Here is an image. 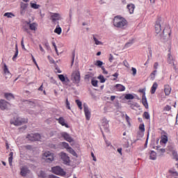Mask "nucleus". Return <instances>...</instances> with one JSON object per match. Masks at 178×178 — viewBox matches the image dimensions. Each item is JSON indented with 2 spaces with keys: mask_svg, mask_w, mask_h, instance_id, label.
<instances>
[{
  "mask_svg": "<svg viewBox=\"0 0 178 178\" xmlns=\"http://www.w3.org/2000/svg\"><path fill=\"white\" fill-rule=\"evenodd\" d=\"M129 22L123 17L117 15L113 19V26L117 29L124 30L127 27Z\"/></svg>",
  "mask_w": 178,
  "mask_h": 178,
  "instance_id": "f257e3e1",
  "label": "nucleus"
},
{
  "mask_svg": "<svg viewBox=\"0 0 178 178\" xmlns=\"http://www.w3.org/2000/svg\"><path fill=\"white\" fill-rule=\"evenodd\" d=\"M29 121L27 118H22L19 117H15L14 120H10V124H14V126H22L27 123Z\"/></svg>",
  "mask_w": 178,
  "mask_h": 178,
  "instance_id": "f03ea898",
  "label": "nucleus"
},
{
  "mask_svg": "<svg viewBox=\"0 0 178 178\" xmlns=\"http://www.w3.org/2000/svg\"><path fill=\"white\" fill-rule=\"evenodd\" d=\"M51 172L58 176H66V172H65V170L60 166L52 167Z\"/></svg>",
  "mask_w": 178,
  "mask_h": 178,
  "instance_id": "7ed1b4c3",
  "label": "nucleus"
},
{
  "mask_svg": "<svg viewBox=\"0 0 178 178\" xmlns=\"http://www.w3.org/2000/svg\"><path fill=\"white\" fill-rule=\"evenodd\" d=\"M43 159H45L46 162L51 163L55 159L54 154L51 152H45L42 155Z\"/></svg>",
  "mask_w": 178,
  "mask_h": 178,
  "instance_id": "20e7f679",
  "label": "nucleus"
},
{
  "mask_svg": "<svg viewBox=\"0 0 178 178\" xmlns=\"http://www.w3.org/2000/svg\"><path fill=\"white\" fill-rule=\"evenodd\" d=\"M26 138L29 141H40L41 140V135L40 134H29L27 135Z\"/></svg>",
  "mask_w": 178,
  "mask_h": 178,
  "instance_id": "39448f33",
  "label": "nucleus"
},
{
  "mask_svg": "<svg viewBox=\"0 0 178 178\" xmlns=\"http://www.w3.org/2000/svg\"><path fill=\"white\" fill-rule=\"evenodd\" d=\"M72 77L73 79L74 83L79 84V83H80V79H81L80 71L79 70L74 71L72 73Z\"/></svg>",
  "mask_w": 178,
  "mask_h": 178,
  "instance_id": "423d86ee",
  "label": "nucleus"
},
{
  "mask_svg": "<svg viewBox=\"0 0 178 178\" xmlns=\"http://www.w3.org/2000/svg\"><path fill=\"white\" fill-rule=\"evenodd\" d=\"M60 156L65 165H69V163H70V158L69 156H67V154H66V153L61 152L60 154Z\"/></svg>",
  "mask_w": 178,
  "mask_h": 178,
  "instance_id": "0eeeda50",
  "label": "nucleus"
},
{
  "mask_svg": "<svg viewBox=\"0 0 178 178\" xmlns=\"http://www.w3.org/2000/svg\"><path fill=\"white\" fill-rule=\"evenodd\" d=\"M168 58H167V61L168 63H169L170 65L172 64V66L174 67V69H176V65H175V58H173V56H172V54L170 53V49L168 50Z\"/></svg>",
  "mask_w": 178,
  "mask_h": 178,
  "instance_id": "6e6552de",
  "label": "nucleus"
},
{
  "mask_svg": "<svg viewBox=\"0 0 178 178\" xmlns=\"http://www.w3.org/2000/svg\"><path fill=\"white\" fill-rule=\"evenodd\" d=\"M9 106H10V104H9V102L3 99L0 100V109L1 111H5L6 109H8Z\"/></svg>",
  "mask_w": 178,
  "mask_h": 178,
  "instance_id": "1a4fd4ad",
  "label": "nucleus"
},
{
  "mask_svg": "<svg viewBox=\"0 0 178 178\" xmlns=\"http://www.w3.org/2000/svg\"><path fill=\"white\" fill-rule=\"evenodd\" d=\"M161 22H162V19H161V18H159L156 20V24L154 25V29H155V31H156V34H159V33H161V31H162V28L161 26Z\"/></svg>",
  "mask_w": 178,
  "mask_h": 178,
  "instance_id": "9d476101",
  "label": "nucleus"
},
{
  "mask_svg": "<svg viewBox=\"0 0 178 178\" xmlns=\"http://www.w3.org/2000/svg\"><path fill=\"white\" fill-rule=\"evenodd\" d=\"M26 24L29 26V30H31V31H37V28L38 27V24L33 22L31 23L30 22H25Z\"/></svg>",
  "mask_w": 178,
  "mask_h": 178,
  "instance_id": "9b49d317",
  "label": "nucleus"
},
{
  "mask_svg": "<svg viewBox=\"0 0 178 178\" xmlns=\"http://www.w3.org/2000/svg\"><path fill=\"white\" fill-rule=\"evenodd\" d=\"M58 77L59 80L64 84H67L70 82V80H69V78H67V76H65L64 74H58Z\"/></svg>",
  "mask_w": 178,
  "mask_h": 178,
  "instance_id": "f8f14e48",
  "label": "nucleus"
},
{
  "mask_svg": "<svg viewBox=\"0 0 178 178\" xmlns=\"http://www.w3.org/2000/svg\"><path fill=\"white\" fill-rule=\"evenodd\" d=\"M83 108L86 120H90L91 118V112H90V110H88V106L87 105L84 104Z\"/></svg>",
  "mask_w": 178,
  "mask_h": 178,
  "instance_id": "ddd939ff",
  "label": "nucleus"
},
{
  "mask_svg": "<svg viewBox=\"0 0 178 178\" xmlns=\"http://www.w3.org/2000/svg\"><path fill=\"white\" fill-rule=\"evenodd\" d=\"M61 137L65 140V141H67L68 143H72L73 141V138L70 137V135L66 132H63L61 134Z\"/></svg>",
  "mask_w": 178,
  "mask_h": 178,
  "instance_id": "4468645a",
  "label": "nucleus"
},
{
  "mask_svg": "<svg viewBox=\"0 0 178 178\" xmlns=\"http://www.w3.org/2000/svg\"><path fill=\"white\" fill-rule=\"evenodd\" d=\"M29 173H30V170H29L27 167H22L21 168L20 175L21 176H23V177H26Z\"/></svg>",
  "mask_w": 178,
  "mask_h": 178,
  "instance_id": "2eb2a0df",
  "label": "nucleus"
},
{
  "mask_svg": "<svg viewBox=\"0 0 178 178\" xmlns=\"http://www.w3.org/2000/svg\"><path fill=\"white\" fill-rule=\"evenodd\" d=\"M127 9L130 15L134 13V10L136 9V6L134 3H129L127 6Z\"/></svg>",
  "mask_w": 178,
  "mask_h": 178,
  "instance_id": "dca6fc26",
  "label": "nucleus"
},
{
  "mask_svg": "<svg viewBox=\"0 0 178 178\" xmlns=\"http://www.w3.org/2000/svg\"><path fill=\"white\" fill-rule=\"evenodd\" d=\"M27 6H29L28 3L21 2V3H20V8H21L20 13L22 15H24V13H26V9H27Z\"/></svg>",
  "mask_w": 178,
  "mask_h": 178,
  "instance_id": "f3484780",
  "label": "nucleus"
},
{
  "mask_svg": "<svg viewBox=\"0 0 178 178\" xmlns=\"http://www.w3.org/2000/svg\"><path fill=\"white\" fill-rule=\"evenodd\" d=\"M58 120L59 124H61V126H65L67 129H69V124L65 122V118L63 117H60L58 119H56Z\"/></svg>",
  "mask_w": 178,
  "mask_h": 178,
  "instance_id": "a211bd4d",
  "label": "nucleus"
},
{
  "mask_svg": "<svg viewBox=\"0 0 178 178\" xmlns=\"http://www.w3.org/2000/svg\"><path fill=\"white\" fill-rule=\"evenodd\" d=\"M51 21L53 22V23H55V22H56V20H60V15L59 13H54L51 16Z\"/></svg>",
  "mask_w": 178,
  "mask_h": 178,
  "instance_id": "6ab92c4d",
  "label": "nucleus"
},
{
  "mask_svg": "<svg viewBox=\"0 0 178 178\" xmlns=\"http://www.w3.org/2000/svg\"><path fill=\"white\" fill-rule=\"evenodd\" d=\"M164 92L165 95H170V92H172V88L169 85L164 86Z\"/></svg>",
  "mask_w": 178,
  "mask_h": 178,
  "instance_id": "aec40b11",
  "label": "nucleus"
},
{
  "mask_svg": "<svg viewBox=\"0 0 178 178\" xmlns=\"http://www.w3.org/2000/svg\"><path fill=\"white\" fill-rule=\"evenodd\" d=\"M142 104L146 109H148V102L146 96H142Z\"/></svg>",
  "mask_w": 178,
  "mask_h": 178,
  "instance_id": "412c9836",
  "label": "nucleus"
},
{
  "mask_svg": "<svg viewBox=\"0 0 178 178\" xmlns=\"http://www.w3.org/2000/svg\"><path fill=\"white\" fill-rule=\"evenodd\" d=\"M168 143V135H162L161 137L160 144H166Z\"/></svg>",
  "mask_w": 178,
  "mask_h": 178,
  "instance_id": "4be33fe9",
  "label": "nucleus"
},
{
  "mask_svg": "<svg viewBox=\"0 0 178 178\" xmlns=\"http://www.w3.org/2000/svg\"><path fill=\"white\" fill-rule=\"evenodd\" d=\"M156 88H158V83L154 82L151 88V90H150L151 94H155V92L156 91Z\"/></svg>",
  "mask_w": 178,
  "mask_h": 178,
  "instance_id": "5701e85b",
  "label": "nucleus"
},
{
  "mask_svg": "<svg viewBox=\"0 0 178 178\" xmlns=\"http://www.w3.org/2000/svg\"><path fill=\"white\" fill-rule=\"evenodd\" d=\"M115 88L117 89V91H124L126 90V87L122 84H116Z\"/></svg>",
  "mask_w": 178,
  "mask_h": 178,
  "instance_id": "b1692460",
  "label": "nucleus"
},
{
  "mask_svg": "<svg viewBox=\"0 0 178 178\" xmlns=\"http://www.w3.org/2000/svg\"><path fill=\"white\" fill-rule=\"evenodd\" d=\"M3 72L5 74L10 76V72L9 71V69H8V66L6 63L3 64Z\"/></svg>",
  "mask_w": 178,
  "mask_h": 178,
  "instance_id": "393cba45",
  "label": "nucleus"
},
{
  "mask_svg": "<svg viewBox=\"0 0 178 178\" xmlns=\"http://www.w3.org/2000/svg\"><path fill=\"white\" fill-rule=\"evenodd\" d=\"M150 159H152V161H155V159H156V152H155V151H152L150 152V156H149Z\"/></svg>",
  "mask_w": 178,
  "mask_h": 178,
  "instance_id": "a878e982",
  "label": "nucleus"
},
{
  "mask_svg": "<svg viewBox=\"0 0 178 178\" xmlns=\"http://www.w3.org/2000/svg\"><path fill=\"white\" fill-rule=\"evenodd\" d=\"M4 96L6 99H8V101L15 99V96H13L12 93H5Z\"/></svg>",
  "mask_w": 178,
  "mask_h": 178,
  "instance_id": "bb28decb",
  "label": "nucleus"
},
{
  "mask_svg": "<svg viewBox=\"0 0 178 178\" xmlns=\"http://www.w3.org/2000/svg\"><path fill=\"white\" fill-rule=\"evenodd\" d=\"M3 16L5 17H8V19H12V17H15V14L13 13H4Z\"/></svg>",
  "mask_w": 178,
  "mask_h": 178,
  "instance_id": "cd10ccee",
  "label": "nucleus"
},
{
  "mask_svg": "<svg viewBox=\"0 0 178 178\" xmlns=\"http://www.w3.org/2000/svg\"><path fill=\"white\" fill-rule=\"evenodd\" d=\"M102 65H104V63L99 60H97L95 63V66H97L98 67H101V69H102V67H104V66H102Z\"/></svg>",
  "mask_w": 178,
  "mask_h": 178,
  "instance_id": "c85d7f7f",
  "label": "nucleus"
},
{
  "mask_svg": "<svg viewBox=\"0 0 178 178\" xmlns=\"http://www.w3.org/2000/svg\"><path fill=\"white\" fill-rule=\"evenodd\" d=\"M13 161V152H11L9 154V158H8V163L10 166H12Z\"/></svg>",
  "mask_w": 178,
  "mask_h": 178,
  "instance_id": "c756f323",
  "label": "nucleus"
},
{
  "mask_svg": "<svg viewBox=\"0 0 178 178\" xmlns=\"http://www.w3.org/2000/svg\"><path fill=\"white\" fill-rule=\"evenodd\" d=\"M67 151L70 152V154H72V155H73L74 156H76V155H77L74 149H73L72 147H68V149H67Z\"/></svg>",
  "mask_w": 178,
  "mask_h": 178,
  "instance_id": "7c9ffc66",
  "label": "nucleus"
},
{
  "mask_svg": "<svg viewBox=\"0 0 178 178\" xmlns=\"http://www.w3.org/2000/svg\"><path fill=\"white\" fill-rule=\"evenodd\" d=\"M17 55H19V49L17 48V44L15 45V54L13 57V60H15L17 58Z\"/></svg>",
  "mask_w": 178,
  "mask_h": 178,
  "instance_id": "2f4dec72",
  "label": "nucleus"
},
{
  "mask_svg": "<svg viewBox=\"0 0 178 178\" xmlns=\"http://www.w3.org/2000/svg\"><path fill=\"white\" fill-rule=\"evenodd\" d=\"M75 102L78 106V107L79 108V109L81 111V109H83V104L81 103V102L79 101V99H76Z\"/></svg>",
  "mask_w": 178,
  "mask_h": 178,
  "instance_id": "473e14b6",
  "label": "nucleus"
},
{
  "mask_svg": "<svg viewBox=\"0 0 178 178\" xmlns=\"http://www.w3.org/2000/svg\"><path fill=\"white\" fill-rule=\"evenodd\" d=\"M54 33H56V34H58V35H60L62 33V28L56 27L54 30Z\"/></svg>",
  "mask_w": 178,
  "mask_h": 178,
  "instance_id": "72a5a7b5",
  "label": "nucleus"
},
{
  "mask_svg": "<svg viewBox=\"0 0 178 178\" xmlns=\"http://www.w3.org/2000/svg\"><path fill=\"white\" fill-rule=\"evenodd\" d=\"M31 8L33 9H39L40 8V5L35 3H31Z\"/></svg>",
  "mask_w": 178,
  "mask_h": 178,
  "instance_id": "f704fd0d",
  "label": "nucleus"
},
{
  "mask_svg": "<svg viewBox=\"0 0 178 178\" xmlns=\"http://www.w3.org/2000/svg\"><path fill=\"white\" fill-rule=\"evenodd\" d=\"M93 40L96 45H102V42L99 41L97 38H95V35H93Z\"/></svg>",
  "mask_w": 178,
  "mask_h": 178,
  "instance_id": "c9c22d12",
  "label": "nucleus"
},
{
  "mask_svg": "<svg viewBox=\"0 0 178 178\" xmlns=\"http://www.w3.org/2000/svg\"><path fill=\"white\" fill-rule=\"evenodd\" d=\"M125 99H134V96L131 94H127L124 96Z\"/></svg>",
  "mask_w": 178,
  "mask_h": 178,
  "instance_id": "e433bc0d",
  "label": "nucleus"
},
{
  "mask_svg": "<svg viewBox=\"0 0 178 178\" xmlns=\"http://www.w3.org/2000/svg\"><path fill=\"white\" fill-rule=\"evenodd\" d=\"M143 118L146 119L147 120L150 119L149 113L148 112H147V111H145L143 113Z\"/></svg>",
  "mask_w": 178,
  "mask_h": 178,
  "instance_id": "4c0bfd02",
  "label": "nucleus"
},
{
  "mask_svg": "<svg viewBox=\"0 0 178 178\" xmlns=\"http://www.w3.org/2000/svg\"><path fill=\"white\" fill-rule=\"evenodd\" d=\"M97 79H98L99 80H100V83H105V81H106V80L105 79V78L104 77V75H99V76L97 77Z\"/></svg>",
  "mask_w": 178,
  "mask_h": 178,
  "instance_id": "58836bf2",
  "label": "nucleus"
},
{
  "mask_svg": "<svg viewBox=\"0 0 178 178\" xmlns=\"http://www.w3.org/2000/svg\"><path fill=\"white\" fill-rule=\"evenodd\" d=\"M139 130H140V131H142V133H144V131H145V125H144V124H140Z\"/></svg>",
  "mask_w": 178,
  "mask_h": 178,
  "instance_id": "ea45409f",
  "label": "nucleus"
},
{
  "mask_svg": "<svg viewBox=\"0 0 178 178\" xmlns=\"http://www.w3.org/2000/svg\"><path fill=\"white\" fill-rule=\"evenodd\" d=\"M91 84L93 87H98V81L92 79L91 81Z\"/></svg>",
  "mask_w": 178,
  "mask_h": 178,
  "instance_id": "a19ab883",
  "label": "nucleus"
},
{
  "mask_svg": "<svg viewBox=\"0 0 178 178\" xmlns=\"http://www.w3.org/2000/svg\"><path fill=\"white\" fill-rule=\"evenodd\" d=\"M65 105H66V108H67L70 111V109H72L70 108V103L69 102V99L67 98L65 100Z\"/></svg>",
  "mask_w": 178,
  "mask_h": 178,
  "instance_id": "79ce46f5",
  "label": "nucleus"
},
{
  "mask_svg": "<svg viewBox=\"0 0 178 178\" xmlns=\"http://www.w3.org/2000/svg\"><path fill=\"white\" fill-rule=\"evenodd\" d=\"M62 145H63V147H64V148H66V149H68V148L70 147L69 146V143H66V142L62 143Z\"/></svg>",
  "mask_w": 178,
  "mask_h": 178,
  "instance_id": "37998d69",
  "label": "nucleus"
},
{
  "mask_svg": "<svg viewBox=\"0 0 178 178\" xmlns=\"http://www.w3.org/2000/svg\"><path fill=\"white\" fill-rule=\"evenodd\" d=\"M156 74V70H155L154 71H153L151 74H150V77L151 79H155V75Z\"/></svg>",
  "mask_w": 178,
  "mask_h": 178,
  "instance_id": "c03bdc74",
  "label": "nucleus"
},
{
  "mask_svg": "<svg viewBox=\"0 0 178 178\" xmlns=\"http://www.w3.org/2000/svg\"><path fill=\"white\" fill-rule=\"evenodd\" d=\"M134 42V40H130L127 43L125 44V48H129Z\"/></svg>",
  "mask_w": 178,
  "mask_h": 178,
  "instance_id": "a18cd8bd",
  "label": "nucleus"
},
{
  "mask_svg": "<svg viewBox=\"0 0 178 178\" xmlns=\"http://www.w3.org/2000/svg\"><path fill=\"white\" fill-rule=\"evenodd\" d=\"M172 155H173V158H174V159H175V161H178V155H177V152H174L172 153Z\"/></svg>",
  "mask_w": 178,
  "mask_h": 178,
  "instance_id": "49530a36",
  "label": "nucleus"
},
{
  "mask_svg": "<svg viewBox=\"0 0 178 178\" xmlns=\"http://www.w3.org/2000/svg\"><path fill=\"white\" fill-rule=\"evenodd\" d=\"M132 75L136 76L137 74V69L132 67L131 68Z\"/></svg>",
  "mask_w": 178,
  "mask_h": 178,
  "instance_id": "de8ad7c7",
  "label": "nucleus"
},
{
  "mask_svg": "<svg viewBox=\"0 0 178 178\" xmlns=\"http://www.w3.org/2000/svg\"><path fill=\"white\" fill-rule=\"evenodd\" d=\"M123 65L124 66H125V67H130V64H129V62H127V60H124L123 61Z\"/></svg>",
  "mask_w": 178,
  "mask_h": 178,
  "instance_id": "09e8293b",
  "label": "nucleus"
},
{
  "mask_svg": "<svg viewBox=\"0 0 178 178\" xmlns=\"http://www.w3.org/2000/svg\"><path fill=\"white\" fill-rule=\"evenodd\" d=\"M103 126H104L105 129H108L109 128V123H108L107 121H105L103 122Z\"/></svg>",
  "mask_w": 178,
  "mask_h": 178,
  "instance_id": "8fccbe9b",
  "label": "nucleus"
},
{
  "mask_svg": "<svg viewBox=\"0 0 178 178\" xmlns=\"http://www.w3.org/2000/svg\"><path fill=\"white\" fill-rule=\"evenodd\" d=\"M21 45H22V49H26V47H24V38H22V40L21 41Z\"/></svg>",
  "mask_w": 178,
  "mask_h": 178,
  "instance_id": "3c124183",
  "label": "nucleus"
},
{
  "mask_svg": "<svg viewBox=\"0 0 178 178\" xmlns=\"http://www.w3.org/2000/svg\"><path fill=\"white\" fill-rule=\"evenodd\" d=\"M113 76L115 77L114 79H113V80L115 81V80H116L118 77H119V73L115 72L114 74H113Z\"/></svg>",
  "mask_w": 178,
  "mask_h": 178,
  "instance_id": "603ef678",
  "label": "nucleus"
},
{
  "mask_svg": "<svg viewBox=\"0 0 178 178\" xmlns=\"http://www.w3.org/2000/svg\"><path fill=\"white\" fill-rule=\"evenodd\" d=\"M138 92L143 94V97H145V89H140Z\"/></svg>",
  "mask_w": 178,
  "mask_h": 178,
  "instance_id": "864d4df0",
  "label": "nucleus"
},
{
  "mask_svg": "<svg viewBox=\"0 0 178 178\" xmlns=\"http://www.w3.org/2000/svg\"><path fill=\"white\" fill-rule=\"evenodd\" d=\"M125 119H126V121L127 122L128 124H130V117H129V115H127V114L125 115Z\"/></svg>",
  "mask_w": 178,
  "mask_h": 178,
  "instance_id": "5fc2aeb1",
  "label": "nucleus"
},
{
  "mask_svg": "<svg viewBox=\"0 0 178 178\" xmlns=\"http://www.w3.org/2000/svg\"><path fill=\"white\" fill-rule=\"evenodd\" d=\"M171 109H172V107L169 105L165 106V108H164V111H169Z\"/></svg>",
  "mask_w": 178,
  "mask_h": 178,
  "instance_id": "6e6d98bb",
  "label": "nucleus"
},
{
  "mask_svg": "<svg viewBox=\"0 0 178 178\" xmlns=\"http://www.w3.org/2000/svg\"><path fill=\"white\" fill-rule=\"evenodd\" d=\"M52 45L54 47L56 54H58V48L56 47V44L55 43V42H52Z\"/></svg>",
  "mask_w": 178,
  "mask_h": 178,
  "instance_id": "4d7b16f0",
  "label": "nucleus"
},
{
  "mask_svg": "<svg viewBox=\"0 0 178 178\" xmlns=\"http://www.w3.org/2000/svg\"><path fill=\"white\" fill-rule=\"evenodd\" d=\"M91 156L95 162H97V158L94 155V152H91Z\"/></svg>",
  "mask_w": 178,
  "mask_h": 178,
  "instance_id": "13d9d810",
  "label": "nucleus"
},
{
  "mask_svg": "<svg viewBox=\"0 0 178 178\" xmlns=\"http://www.w3.org/2000/svg\"><path fill=\"white\" fill-rule=\"evenodd\" d=\"M170 173H172V175H174V176H178V173L176 171L170 170Z\"/></svg>",
  "mask_w": 178,
  "mask_h": 178,
  "instance_id": "bf43d9fd",
  "label": "nucleus"
},
{
  "mask_svg": "<svg viewBox=\"0 0 178 178\" xmlns=\"http://www.w3.org/2000/svg\"><path fill=\"white\" fill-rule=\"evenodd\" d=\"M158 66H159V64L158 63V62L154 63V69H155V70H156V69H158Z\"/></svg>",
  "mask_w": 178,
  "mask_h": 178,
  "instance_id": "052dcab7",
  "label": "nucleus"
},
{
  "mask_svg": "<svg viewBox=\"0 0 178 178\" xmlns=\"http://www.w3.org/2000/svg\"><path fill=\"white\" fill-rule=\"evenodd\" d=\"M90 79H91V74H88L85 75V79L86 80H88Z\"/></svg>",
  "mask_w": 178,
  "mask_h": 178,
  "instance_id": "680f3d73",
  "label": "nucleus"
},
{
  "mask_svg": "<svg viewBox=\"0 0 178 178\" xmlns=\"http://www.w3.org/2000/svg\"><path fill=\"white\" fill-rule=\"evenodd\" d=\"M102 70H103L104 74H108V71H106V70H105L104 67H102Z\"/></svg>",
  "mask_w": 178,
  "mask_h": 178,
  "instance_id": "e2e57ef3",
  "label": "nucleus"
},
{
  "mask_svg": "<svg viewBox=\"0 0 178 178\" xmlns=\"http://www.w3.org/2000/svg\"><path fill=\"white\" fill-rule=\"evenodd\" d=\"M108 60H109V62H112L113 60V55H112V54L109 55Z\"/></svg>",
  "mask_w": 178,
  "mask_h": 178,
  "instance_id": "0e129e2a",
  "label": "nucleus"
},
{
  "mask_svg": "<svg viewBox=\"0 0 178 178\" xmlns=\"http://www.w3.org/2000/svg\"><path fill=\"white\" fill-rule=\"evenodd\" d=\"M24 31H26V33H29V28H27L26 26H24Z\"/></svg>",
  "mask_w": 178,
  "mask_h": 178,
  "instance_id": "69168bd1",
  "label": "nucleus"
},
{
  "mask_svg": "<svg viewBox=\"0 0 178 178\" xmlns=\"http://www.w3.org/2000/svg\"><path fill=\"white\" fill-rule=\"evenodd\" d=\"M43 88H44V85L42 84V85L40 86V87L38 88V91H42Z\"/></svg>",
  "mask_w": 178,
  "mask_h": 178,
  "instance_id": "338daca9",
  "label": "nucleus"
},
{
  "mask_svg": "<svg viewBox=\"0 0 178 178\" xmlns=\"http://www.w3.org/2000/svg\"><path fill=\"white\" fill-rule=\"evenodd\" d=\"M159 152H161V154H164V152H165V149H160Z\"/></svg>",
  "mask_w": 178,
  "mask_h": 178,
  "instance_id": "774afa93",
  "label": "nucleus"
}]
</instances>
